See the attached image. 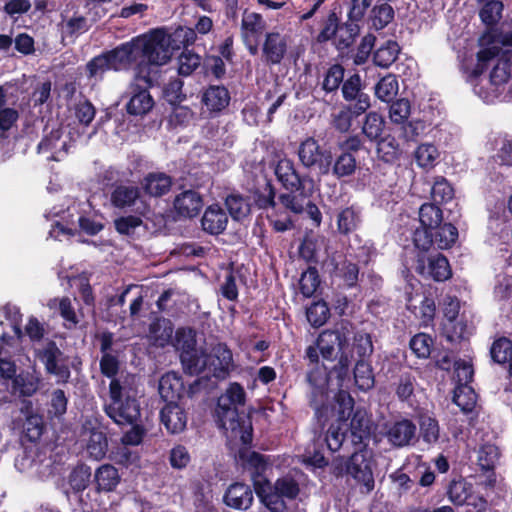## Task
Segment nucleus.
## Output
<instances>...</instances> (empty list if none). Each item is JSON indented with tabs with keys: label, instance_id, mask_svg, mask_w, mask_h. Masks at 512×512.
<instances>
[{
	"label": "nucleus",
	"instance_id": "864d4df0",
	"mask_svg": "<svg viewBox=\"0 0 512 512\" xmlns=\"http://www.w3.org/2000/svg\"><path fill=\"white\" fill-rule=\"evenodd\" d=\"M420 434L424 442L435 444L440 436V428L438 421L429 416L421 415L419 419Z\"/></svg>",
	"mask_w": 512,
	"mask_h": 512
},
{
	"label": "nucleus",
	"instance_id": "9d476101",
	"mask_svg": "<svg viewBox=\"0 0 512 512\" xmlns=\"http://www.w3.org/2000/svg\"><path fill=\"white\" fill-rule=\"evenodd\" d=\"M298 156L305 167H317L322 175L330 173L333 162L332 154L329 150L322 149L313 137H308L301 142Z\"/></svg>",
	"mask_w": 512,
	"mask_h": 512
},
{
	"label": "nucleus",
	"instance_id": "7ed1b4c3",
	"mask_svg": "<svg viewBox=\"0 0 512 512\" xmlns=\"http://www.w3.org/2000/svg\"><path fill=\"white\" fill-rule=\"evenodd\" d=\"M249 462L255 466L257 475L253 477L256 494L272 512H279L284 508L282 498L294 499L299 494V485L291 476L279 478L273 485L260 473L265 469L266 462L262 455L253 452Z\"/></svg>",
	"mask_w": 512,
	"mask_h": 512
},
{
	"label": "nucleus",
	"instance_id": "dca6fc26",
	"mask_svg": "<svg viewBox=\"0 0 512 512\" xmlns=\"http://www.w3.org/2000/svg\"><path fill=\"white\" fill-rule=\"evenodd\" d=\"M288 49V36L279 32H268L262 45V55L267 65H278Z\"/></svg>",
	"mask_w": 512,
	"mask_h": 512
},
{
	"label": "nucleus",
	"instance_id": "6e6552de",
	"mask_svg": "<svg viewBox=\"0 0 512 512\" xmlns=\"http://www.w3.org/2000/svg\"><path fill=\"white\" fill-rule=\"evenodd\" d=\"M457 238V228L450 223H444L435 228L431 233L427 230H415L413 242L415 247L421 252H428L434 245L438 249H448L456 242Z\"/></svg>",
	"mask_w": 512,
	"mask_h": 512
},
{
	"label": "nucleus",
	"instance_id": "09e8293b",
	"mask_svg": "<svg viewBox=\"0 0 512 512\" xmlns=\"http://www.w3.org/2000/svg\"><path fill=\"white\" fill-rule=\"evenodd\" d=\"M354 379L355 384L362 391L370 390L374 386L372 368L366 360L357 361L354 369Z\"/></svg>",
	"mask_w": 512,
	"mask_h": 512
},
{
	"label": "nucleus",
	"instance_id": "680f3d73",
	"mask_svg": "<svg viewBox=\"0 0 512 512\" xmlns=\"http://www.w3.org/2000/svg\"><path fill=\"white\" fill-rule=\"evenodd\" d=\"M329 315V308L323 301L313 303L306 311L307 320L314 327L322 326L329 318Z\"/></svg>",
	"mask_w": 512,
	"mask_h": 512
},
{
	"label": "nucleus",
	"instance_id": "603ef678",
	"mask_svg": "<svg viewBox=\"0 0 512 512\" xmlns=\"http://www.w3.org/2000/svg\"><path fill=\"white\" fill-rule=\"evenodd\" d=\"M360 224V215L352 207L345 208L337 216V227L341 234H348L357 229Z\"/></svg>",
	"mask_w": 512,
	"mask_h": 512
},
{
	"label": "nucleus",
	"instance_id": "aec40b11",
	"mask_svg": "<svg viewBox=\"0 0 512 512\" xmlns=\"http://www.w3.org/2000/svg\"><path fill=\"white\" fill-rule=\"evenodd\" d=\"M106 54L109 58L110 66H112L113 70L116 71L125 69L132 63H138L139 55L136 38L116 47Z\"/></svg>",
	"mask_w": 512,
	"mask_h": 512
},
{
	"label": "nucleus",
	"instance_id": "37998d69",
	"mask_svg": "<svg viewBox=\"0 0 512 512\" xmlns=\"http://www.w3.org/2000/svg\"><path fill=\"white\" fill-rule=\"evenodd\" d=\"M384 127L385 121L383 117L377 112H369L365 116L362 125V133L370 141H378L384 131Z\"/></svg>",
	"mask_w": 512,
	"mask_h": 512
},
{
	"label": "nucleus",
	"instance_id": "423d86ee",
	"mask_svg": "<svg viewBox=\"0 0 512 512\" xmlns=\"http://www.w3.org/2000/svg\"><path fill=\"white\" fill-rule=\"evenodd\" d=\"M203 365L199 367V374L206 373L219 380L226 379L235 370L236 364L233 353L225 343H217L212 346L210 353L202 351Z\"/></svg>",
	"mask_w": 512,
	"mask_h": 512
},
{
	"label": "nucleus",
	"instance_id": "49530a36",
	"mask_svg": "<svg viewBox=\"0 0 512 512\" xmlns=\"http://www.w3.org/2000/svg\"><path fill=\"white\" fill-rule=\"evenodd\" d=\"M398 90L399 85L396 76L388 74L376 84L375 95L383 102H390L397 95Z\"/></svg>",
	"mask_w": 512,
	"mask_h": 512
},
{
	"label": "nucleus",
	"instance_id": "a211bd4d",
	"mask_svg": "<svg viewBox=\"0 0 512 512\" xmlns=\"http://www.w3.org/2000/svg\"><path fill=\"white\" fill-rule=\"evenodd\" d=\"M143 81L137 80L135 73V81L131 84V97L127 103V112L132 115H145L153 107L154 101L150 95L148 88Z\"/></svg>",
	"mask_w": 512,
	"mask_h": 512
},
{
	"label": "nucleus",
	"instance_id": "3c124183",
	"mask_svg": "<svg viewBox=\"0 0 512 512\" xmlns=\"http://www.w3.org/2000/svg\"><path fill=\"white\" fill-rule=\"evenodd\" d=\"M298 285L299 291L304 297H312L320 285L317 269L315 267H309L306 271L302 272Z\"/></svg>",
	"mask_w": 512,
	"mask_h": 512
},
{
	"label": "nucleus",
	"instance_id": "cd10ccee",
	"mask_svg": "<svg viewBox=\"0 0 512 512\" xmlns=\"http://www.w3.org/2000/svg\"><path fill=\"white\" fill-rule=\"evenodd\" d=\"M202 228L211 235L221 234L227 227L228 216L219 205L209 206L201 219Z\"/></svg>",
	"mask_w": 512,
	"mask_h": 512
},
{
	"label": "nucleus",
	"instance_id": "f03ea898",
	"mask_svg": "<svg viewBox=\"0 0 512 512\" xmlns=\"http://www.w3.org/2000/svg\"><path fill=\"white\" fill-rule=\"evenodd\" d=\"M139 62L135 73L137 80L146 86L155 81L158 66L166 64L171 58L170 37L163 30H154L149 35L137 37Z\"/></svg>",
	"mask_w": 512,
	"mask_h": 512
},
{
	"label": "nucleus",
	"instance_id": "4468645a",
	"mask_svg": "<svg viewBox=\"0 0 512 512\" xmlns=\"http://www.w3.org/2000/svg\"><path fill=\"white\" fill-rule=\"evenodd\" d=\"M81 441L85 443L86 451L90 458L102 460L108 451V439L100 428L95 427L91 421L82 425Z\"/></svg>",
	"mask_w": 512,
	"mask_h": 512
},
{
	"label": "nucleus",
	"instance_id": "8fccbe9b",
	"mask_svg": "<svg viewBox=\"0 0 512 512\" xmlns=\"http://www.w3.org/2000/svg\"><path fill=\"white\" fill-rule=\"evenodd\" d=\"M334 275L341 279L346 286L353 287L358 281L359 268L357 264L345 259L336 264Z\"/></svg>",
	"mask_w": 512,
	"mask_h": 512
},
{
	"label": "nucleus",
	"instance_id": "338daca9",
	"mask_svg": "<svg viewBox=\"0 0 512 512\" xmlns=\"http://www.w3.org/2000/svg\"><path fill=\"white\" fill-rule=\"evenodd\" d=\"M454 190L443 177H437L431 187V196L435 202H447L453 198Z\"/></svg>",
	"mask_w": 512,
	"mask_h": 512
},
{
	"label": "nucleus",
	"instance_id": "5701e85b",
	"mask_svg": "<svg viewBox=\"0 0 512 512\" xmlns=\"http://www.w3.org/2000/svg\"><path fill=\"white\" fill-rule=\"evenodd\" d=\"M407 308L421 321V324L424 326H428L434 319L436 311L435 302L432 298L425 295H408Z\"/></svg>",
	"mask_w": 512,
	"mask_h": 512
},
{
	"label": "nucleus",
	"instance_id": "79ce46f5",
	"mask_svg": "<svg viewBox=\"0 0 512 512\" xmlns=\"http://www.w3.org/2000/svg\"><path fill=\"white\" fill-rule=\"evenodd\" d=\"M443 334L450 342H458L470 335V329L461 315L457 320L445 321L443 324Z\"/></svg>",
	"mask_w": 512,
	"mask_h": 512
},
{
	"label": "nucleus",
	"instance_id": "bb28decb",
	"mask_svg": "<svg viewBox=\"0 0 512 512\" xmlns=\"http://www.w3.org/2000/svg\"><path fill=\"white\" fill-rule=\"evenodd\" d=\"M224 502L231 508L246 510L251 506L253 502V492L251 488L246 484H232L229 486L224 495Z\"/></svg>",
	"mask_w": 512,
	"mask_h": 512
},
{
	"label": "nucleus",
	"instance_id": "774afa93",
	"mask_svg": "<svg viewBox=\"0 0 512 512\" xmlns=\"http://www.w3.org/2000/svg\"><path fill=\"white\" fill-rule=\"evenodd\" d=\"M499 459V450L493 444L481 446L478 452V463L483 470L492 469Z\"/></svg>",
	"mask_w": 512,
	"mask_h": 512
},
{
	"label": "nucleus",
	"instance_id": "6ab92c4d",
	"mask_svg": "<svg viewBox=\"0 0 512 512\" xmlns=\"http://www.w3.org/2000/svg\"><path fill=\"white\" fill-rule=\"evenodd\" d=\"M384 435L392 446L402 448L415 438L416 425L409 419L395 421L386 425Z\"/></svg>",
	"mask_w": 512,
	"mask_h": 512
},
{
	"label": "nucleus",
	"instance_id": "4d7b16f0",
	"mask_svg": "<svg viewBox=\"0 0 512 512\" xmlns=\"http://www.w3.org/2000/svg\"><path fill=\"white\" fill-rule=\"evenodd\" d=\"M353 408L354 400L351 395L347 391L339 390L335 396L334 406L338 413V421L346 423L353 412Z\"/></svg>",
	"mask_w": 512,
	"mask_h": 512
},
{
	"label": "nucleus",
	"instance_id": "f3484780",
	"mask_svg": "<svg viewBox=\"0 0 512 512\" xmlns=\"http://www.w3.org/2000/svg\"><path fill=\"white\" fill-rule=\"evenodd\" d=\"M449 499L456 505L472 506L478 511H481L486 506V501L483 497L475 495L473 486L467 481L460 479L452 481L448 490Z\"/></svg>",
	"mask_w": 512,
	"mask_h": 512
},
{
	"label": "nucleus",
	"instance_id": "2f4dec72",
	"mask_svg": "<svg viewBox=\"0 0 512 512\" xmlns=\"http://www.w3.org/2000/svg\"><path fill=\"white\" fill-rule=\"evenodd\" d=\"M95 481L100 491L111 492L120 483L118 470L111 464H103L95 471Z\"/></svg>",
	"mask_w": 512,
	"mask_h": 512
},
{
	"label": "nucleus",
	"instance_id": "a878e982",
	"mask_svg": "<svg viewBox=\"0 0 512 512\" xmlns=\"http://www.w3.org/2000/svg\"><path fill=\"white\" fill-rule=\"evenodd\" d=\"M158 390L167 403L177 402L184 393L182 377L176 372H167L160 378Z\"/></svg>",
	"mask_w": 512,
	"mask_h": 512
},
{
	"label": "nucleus",
	"instance_id": "e2e57ef3",
	"mask_svg": "<svg viewBox=\"0 0 512 512\" xmlns=\"http://www.w3.org/2000/svg\"><path fill=\"white\" fill-rule=\"evenodd\" d=\"M201 57L190 51L184 50L178 57V73L182 76L191 75L200 65Z\"/></svg>",
	"mask_w": 512,
	"mask_h": 512
},
{
	"label": "nucleus",
	"instance_id": "9b49d317",
	"mask_svg": "<svg viewBox=\"0 0 512 512\" xmlns=\"http://www.w3.org/2000/svg\"><path fill=\"white\" fill-rule=\"evenodd\" d=\"M501 49L497 45H490L487 47L481 48L476 55V64L470 66L467 61H463L461 64V70L466 76V80L472 85L474 88L475 84L479 86H483V91H490L492 86L486 84V78H481V74L487 67V63L489 61L494 60L498 55H500Z\"/></svg>",
	"mask_w": 512,
	"mask_h": 512
},
{
	"label": "nucleus",
	"instance_id": "ea45409f",
	"mask_svg": "<svg viewBox=\"0 0 512 512\" xmlns=\"http://www.w3.org/2000/svg\"><path fill=\"white\" fill-rule=\"evenodd\" d=\"M265 29L263 17L255 12H245L241 22V33L245 40L255 37Z\"/></svg>",
	"mask_w": 512,
	"mask_h": 512
},
{
	"label": "nucleus",
	"instance_id": "473e14b6",
	"mask_svg": "<svg viewBox=\"0 0 512 512\" xmlns=\"http://www.w3.org/2000/svg\"><path fill=\"white\" fill-rule=\"evenodd\" d=\"M290 192L283 193L279 196L278 201L282 207L294 214H300L304 211L307 204L308 196L302 188L289 189Z\"/></svg>",
	"mask_w": 512,
	"mask_h": 512
},
{
	"label": "nucleus",
	"instance_id": "a18cd8bd",
	"mask_svg": "<svg viewBox=\"0 0 512 512\" xmlns=\"http://www.w3.org/2000/svg\"><path fill=\"white\" fill-rule=\"evenodd\" d=\"M439 155L437 147L430 143L419 145L414 152L416 163L425 169L433 168L437 163Z\"/></svg>",
	"mask_w": 512,
	"mask_h": 512
},
{
	"label": "nucleus",
	"instance_id": "b1692460",
	"mask_svg": "<svg viewBox=\"0 0 512 512\" xmlns=\"http://www.w3.org/2000/svg\"><path fill=\"white\" fill-rule=\"evenodd\" d=\"M345 343L346 337L339 330H325L317 339L319 352L326 360L333 359L337 350L342 351Z\"/></svg>",
	"mask_w": 512,
	"mask_h": 512
},
{
	"label": "nucleus",
	"instance_id": "c9c22d12",
	"mask_svg": "<svg viewBox=\"0 0 512 512\" xmlns=\"http://www.w3.org/2000/svg\"><path fill=\"white\" fill-rule=\"evenodd\" d=\"M48 306L50 309H55L59 312L60 316L64 320V325L66 328L73 329L79 323L78 316L75 312L71 300L68 297L52 299L49 301Z\"/></svg>",
	"mask_w": 512,
	"mask_h": 512
},
{
	"label": "nucleus",
	"instance_id": "c756f323",
	"mask_svg": "<svg viewBox=\"0 0 512 512\" xmlns=\"http://www.w3.org/2000/svg\"><path fill=\"white\" fill-rule=\"evenodd\" d=\"M278 181L286 189L302 188L303 180L297 173L292 160L284 158L278 161L275 167Z\"/></svg>",
	"mask_w": 512,
	"mask_h": 512
},
{
	"label": "nucleus",
	"instance_id": "a19ab883",
	"mask_svg": "<svg viewBox=\"0 0 512 512\" xmlns=\"http://www.w3.org/2000/svg\"><path fill=\"white\" fill-rule=\"evenodd\" d=\"M399 51V45L395 41L387 40L376 49L374 63L379 67L387 68L394 63Z\"/></svg>",
	"mask_w": 512,
	"mask_h": 512
},
{
	"label": "nucleus",
	"instance_id": "5fc2aeb1",
	"mask_svg": "<svg viewBox=\"0 0 512 512\" xmlns=\"http://www.w3.org/2000/svg\"><path fill=\"white\" fill-rule=\"evenodd\" d=\"M350 429L352 435L362 441L370 435L371 421L367 416L366 412L357 410L350 423Z\"/></svg>",
	"mask_w": 512,
	"mask_h": 512
},
{
	"label": "nucleus",
	"instance_id": "bf43d9fd",
	"mask_svg": "<svg viewBox=\"0 0 512 512\" xmlns=\"http://www.w3.org/2000/svg\"><path fill=\"white\" fill-rule=\"evenodd\" d=\"M377 142V153L380 158L386 162L394 161L399 153L400 148L396 139L392 136L379 138Z\"/></svg>",
	"mask_w": 512,
	"mask_h": 512
},
{
	"label": "nucleus",
	"instance_id": "7c9ffc66",
	"mask_svg": "<svg viewBox=\"0 0 512 512\" xmlns=\"http://www.w3.org/2000/svg\"><path fill=\"white\" fill-rule=\"evenodd\" d=\"M61 18V32L66 37L76 38L86 33L91 27L88 19L77 12L72 15L62 13Z\"/></svg>",
	"mask_w": 512,
	"mask_h": 512
},
{
	"label": "nucleus",
	"instance_id": "13d9d810",
	"mask_svg": "<svg viewBox=\"0 0 512 512\" xmlns=\"http://www.w3.org/2000/svg\"><path fill=\"white\" fill-rule=\"evenodd\" d=\"M218 401L238 408V406L245 404L246 392L239 383L233 382L229 384L226 391L218 398Z\"/></svg>",
	"mask_w": 512,
	"mask_h": 512
},
{
	"label": "nucleus",
	"instance_id": "e433bc0d",
	"mask_svg": "<svg viewBox=\"0 0 512 512\" xmlns=\"http://www.w3.org/2000/svg\"><path fill=\"white\" fill-rule=\"evenodd\" d=\"M226 207L234 220L246 218L251 211V203L247 197L237 193H232L226 197Z\"/></svg>",
	"mask_w": 512,
	"mask_h": 512
},
{
	"label": "nucleus",
	"instance_id": "69168bd1",
	"mask_svg": "<svg viewBox=\"0 0 512 512\" xmlns=\"http://www.w3.org/2000/svg\"><path fill=\"white\" fill-rule=\"evenodd\" d=\"M490 354L494 362L505 363L512 357V342L505 337L495 340L491 346Z\"/></svg>",
	"mask_w": 512,
	"mask_h": 512
},
{
	"label": "nucleus",
	"instance_id": "58836bf2",
	"mask_svg": "<svg viewBox=\"0 0 512 512\" xmlns=\"http://www.w3.org/2000/svg\"><path fill=\"white\" fill-rule=\"evenodd\" d=\"M171 184V178L168 175L164 173H151L145 177L143 186L148 194L161 196L169 191Z\"/></svg>",
	"mask_w": 512,
	"mask_h": 512
},
{
	"label": "nucleus",
	"instance_id": "4be33fe9",
	"mask_svg": "<svg viewBox=\"0 0 512 512\" xmlns=\"http://www.w3.org/2000/svg\"><path fill=\"white\" fill-rule=\"evenodd\" d=\"M160 419L168 432L178 434L184 431L187 425V414L177 403H167L160 412Z\"/></svg>",
	"mask_w": 512,
	"mask_h": 512
},
{
	"label": "nucleus",
	"instance_id": "f8f14e48",
	"mask_svg": "<svg viewBox=\"0 0 512 512\" xmlns=\"http://www.w3.org/2000/svg\"><path fill=\"white\" fill-rule=\"evenodd\" d=\"M71 144L70 133H66L65 129L60 127L44 136L38 144V152L48 154V160L60 161L67 155Z\"/></svg>",
	"mask_w": 512,
	"mask_h": 512
},
{
	"label": "nucleus",
	"instance_id": "052dcab7",
	"mask_svg": "<svg viewBox=\"0 0 512 512\" xmlns=\"http://www.w3.org/2000/svg\"><path fill=\"white\" fill-rule=\"evenodd\" d=\"M347 427V423L339 421L330 425L326 435V443L330 451L336 452L341 448Z\"/></svg>",
	"mask_w": 512,
	"mask_h": 512
},
{
	"label": "nucleus",
	"instance_id": "2eb2a0df",
	"mask_svg": "<svg viewBox=\"0 0 512 512\" xmlns=\"http://www.w3.org/2000/svg\"><path fill=\"white\" fill-rule=\"evenodd\" d=\"M40 376L36 373L21 372L7 386L6 392H0V404L10 402L13 396L29 397L36 393L40 384Z\"/></svg>",
	"mask_w": 512,
	"mask_h": 512
},
{
	"label": "nucleus",
	"instance_id": "6e6d98bb",
	"mask_svg": "<svg viewBox=\"0 0 512 512\" xmlns=\"http://www.w3.org/2000/svg\"><path fill=\"white\" fill-rule=\"evenodd\" d=\"M394 18V9L387 3L375 5L371 10L372 26L381 30L385 28Z\"/></svg>",
	"mask_w": 512,
	"mask_h": 512
},
{
	"label": "nucleus",
	"instance_id": "393cba45",
	"mask_svg": "<svg viewBox=\"0 0 512 512\" xmlns=\"http://www.w3.org/2000/svg\"><path fill=\"white\" fill-rule=\"evenodd\" d=\"M203 206L201 195L194 190H186L174 199V208L182 217L192 218L200 212Z\"/></svg>",
	"mask_w": 512,
	"mask_h": 512
},
{
	"label": "nucleus",
	"instance_id": "1a4fd4ad",
	"mask_svg": "<svg viewBox=\"0 0 512 512\" xmlns=\"http://www.w3.org/2000/svg\"><path fill=\"white\" fill-rule=\"evenodd\" d=\"M175 346L181 350L180 359L183 367L190 374H199V367L203 365L204 349L196 348L195 331L191 328H179L175 333Z\"/></svg>",
	"mask_w": 512,
	"mask_h": 512
},
{
	"label": "nucleus",
	"instance_id": "f257e3e1",
	"mask_svg": "<svg viewBox=\"0 0 512 512\" xmlns=\"http://www.w3.org/2000/svg\"><path fill=\"white\" fill-rule=\"evenodd\" d=\"M138 381L132 374L120 375L109 384L104 405L106 415L118 425H133L140 417Z\"/></svg>",
	"mask_w": 512,
	"mask_h": 512
},
{
	"label": "nucleus",
	"instance_id": "f704fd0d",
	"mask_svg": "<svg viewBox=\"0 0 512 512\" xmlns=\"http://www.w3.org/2000/svg\"><path fill=\"white\" fill-rule=\"evenodd\" d=\"M173 330V325L169 320L157 319L150 324L149 338L154 345L164 347L171 341Z\"/></svg>",
	"mask_w": 512,
	"mask_h": 512
},
{
	"label": "nucleus",
	"instance_id": "c03bdc74",
	"mask_svg": "<svg viewBox=\"0 0 512 512\" xmlns=\"http://www.w3.org/2000/svg\"><path fill=\"white\" fill-rule=\"evenodd\" d=\"M477 396L469 385H457L454 390L453 402L464 412H472Z\"/></svg>",
	"mask_w": 512,
	"mask_h": 512
},
{
	"label": "nucleus",
	"instance_id": "de8ad7c7",
	"mask_svg": "<svg viewBox=\"0 0 512 512\" xmlns=\"http://www.w3.org/2000/svg\"><path fill=\"white\" fill-rule=\"evenodd\" d=\"M355 170V157L352 155V153L342 152L336 157L334 164H331L330 172H332V174L337 178H342L352 175Z\"/></svg>",
	"mask_w": 512,
	"mask_h": 512
},
{
	"label": "nucleus",
	"instance_id": "0eeeda50",
	"mask_svg": "<svg viewBox=\"0 0 512 512\" xmlns=\"http://www.w3.org/2000/svg\"><path fill=\"white\" fill-rule=\"evenodd\" d=\"M36 357L43 363L48 374L56 378L57 383H67L71 372L68 357L58 348L55 342L47 341L42 347L35 348Z\"/></svg>",
	"mask_w": 512,
	"mask_h": 512
},
{
	"label": "nucleus",
	"instance_id": "4c0bfd02",
	"mask_svg": "<svg viewBox=\"0 0 512 512\" xmlns=\"http://www.w3.org/2000/svg\"><path fill=\"white\" fill-rule=\"evenodd\" d=\"M140 195L136 186L119 185L111 193V203L117 208L132 206Z\"/></svg>",
	"mask_w": 512,
	"mask_h": 512
},
{
	"label": "nucleus",
	"instance_id": "412c9836",
	"mask_svg": "<svg viewBox=\"0 0 512 512\" xmlns=\"http://www.w3.org/2000/svg\"><path fill=\"white\" fill-rule=\"evenodd\" d=\"M230 102V93L222 85H210L203 90L201 103L211 114H218L224 110Z\"/></svg>",
	"mask_w": 512,
	"mask_h": 512
},
{
	"label": "nucleus",
	"instance_id": "20e7f679",
	"mask_svg": "<svg viewBox=\"0 0 512 512\" xmlns=\"http://www.w3.org/2000/svg\"><path fill=\"white\" fill-rule=\"evenodd\" d=\"M372 453L367 449L354 452L348 461L336 458L333 461L334 472L337 475L348 474L362 485V492L370 493L375 486L371 468Z\"/></svg>",
	"mask_w": 512,
	"mask_h": 512
},
{
	"label": "nucleus",
	"instance_id": "72a5a7b5",
	"mask_svg": "<svg viewBox=\"0 0 512 512\" xmlns=\"http://www.w3.org/2000/svg\"><path fill=\"white\" fill-rule=\"evenodd\" d=\"M443 215L441 209L435 204L425 203L419 209V221L421 228L417 230H427L431 233L435 228L442 224Z\"/></svg>",
	"mask_w": 512,
	"mask_h": 512
},
{
	"label": "nucleus",
	"instance_id": "c85d7f7f",
	"mask_svg": "<svg viewBox=\"0 0 512 512\" xmlns=\"http://www.w3.org/2000/svg\"><path fill=\"white\" fill-rule=\"evenodd\" d=\"M214 418L218 427L221 429L235 432L242 428L241 418L239 417L238 408H236V406H229V404H223L217 401Z\"/></svg>",
	"mask_w": 512,
	"mask_h": 512
},
{
	"label": "nucleus",
	"instance_id": "0e129e2a",
	"mask_svg": "<svg viewBox=\"0 0 512 512\" xmlns=\"http://www.w3.org/2000/svg\"><path fill=\"white\" fill-rule=\"evenodd\" d=\"M503 7L498 0L488 1L480 10L481 20L488 26L495 25L502 17Z\"/></svg>",
	"mask_w": 512,
	"mask_h": 512
},
{
	"label": "nucleus",
	"instance_id": "ddd939ff",
	"mask_svg": "<svg viewBox=\"0 0 512 512\" xmlns=\"http://www.w3.org/2000/svg\"><path fill=\"white\" fill-rule=\"evenodd\" d=\"M425 252L417 256L416 271L424 277L435 281H445L451 276L448 260L441 254L426 255Z\"/></svg>",
	"mask_w": 512,
	"mask_h": 512
},
{
	"label": "nucleus",
	"instance_id": "39448f33",
	"mask_svg": "<svg viewBox=\"0 0 512 512\" xmlns=\"http://www.w3.org/2000/svg\"><path fill=\"white\" fill-rule=\"evenodd\" d=\"M494 67L490 73L489 79L485 82L492 86L490 91H483V86L475 84L474 93L486 103H494L495 101L505 100L506 85L511 75L510 64L507 60L499 58V55L492 61L487 63H494Z\"/></svg>",
	"mask_w": 512,
	"mask_h": 512
}]
</instances>
